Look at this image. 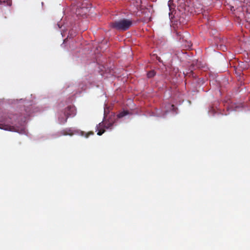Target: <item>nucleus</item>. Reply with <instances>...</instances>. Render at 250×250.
<instances>
[{
	"mask_svg": "<svg viewBox=\"0 0 250 250\" xmlns=\"http://www.w3.org/2000/svg\"><path fill=\"white\" fill-rule=\"evenodd\" d=\"M132 25V21L127 19H122L110 22V26L113 29L118 31H126Z\"/></svg>",
	"mask_w": 250,
	"mask_h": 250,
	"instance_id": "f257e3e1",
	"label": "nucleus"
},
{
	"mask_svg": "<svg viewBox=\"0 0 250 250\" xmlns=\"http://www.w3.org/2000/svg\"><path fill=\"white\" fill-rule=\"evenodd\" d=\"M0 128L5 130L17 132L20 134H25L26 133V130L24 127L12 126L4 123L0 124Z\"/></svg>",
	"mask_w": 250,
	"mask_h": 250,
	"instance_id": "f03ea898",
	"label": "nucleus"
},
{
	"mask_svg": "<svg viewBox=\"0 0 250 250\" xmlns=\"http://www.w3.org/2000/svg\"><path fill=\"white\" fill-rule=\"evenodd\" d=\"M76 114V109L73 106H68L64 111V115L65 116V118L64 119H62L60 118V123L61 124H63L67 122V120L69 117H73Z\"/></svg>",
	"mask_w": 250,
	"mask_h": 250,
	"instance_id": "7ed1b4c3",
	"label": "nucleus"
},
{
	"mask_svg": "<svg viewBox=\"0 0 250 250\" xmlns=\"http://www.w3.org/2000/svg\"><path fill=\"white\" fill-rule=\"evenodd\" d=\"M115 123L114 119H110V120H108L107 121H105L104 122V127L106 129H111L112 128V126Z\"/></svg>",
	"mask_w": 250,
	"mask_h": 250,
	"instance_id": "20e7f679",
	"label": "nucleus"
},
{
	"mask_svg": "<svg viewBox=\"0 0 250 250\" xmlns=\"http://www.w3.org/2000/svg\"><path fill=\"white\" fill-rule=\"evenodd\" d=\"M59 136L61 135H70L72 136L74 134L73 132L70 128H66L63 129L59 132Z\"/></svg>",
	"mask_w": 250,
	"mask_h": 250,
	"instance_id": "39448f33",
	"label": "nucleus"
},
{
	"mask_svg": "<svg viewBox=\"0 0 250 250\" xmlns=\"http://www.w3.org/2000/svg\"><path fill=\"white\" fill-rule=\"evenodd\" d=\"M88 11L87 8H85L84 7L77 8L76 13L77 15H80L81 16H83L84 15H85Z\"/></svg>",
	"mask_w": 250,
	"mask_h": 250,
	"instance_id": "423d86ee",
	"label": "nucleus"
},
{
	"mask_svg": "<svg viewBox=\"0 0 250 250\" xmlns=\"http://www.w3.org/2000/svg\"><path fill=\"white\" fill-rule=\"evenodd\" d=\"M94 133L92 131L88 132L87 133H86L84 131H80V134L81 136H84L85 138H88L89 135H93Z\"/></svg>",
	"mask_w": 250,
	"mask_h": 250,
	"instance_id": "0eeeda50",
	"label": "nucleus"
},
{
	"mask_svg": "<svg viewBox=\"0 0 250 250\" xmlns=\"http://www.w3.org/2000/svg\"><path fill=\"white\" fill-rule=\"evenodd\" d=\"M155 74L156 73L154 70H151L147 73V76L148 78H151L153 77L155 75Z\"/></svg>",
	"mask_w": 250,
	"mask_h": 250,
	"instance_id": "6e6552de",
	"label": "nucleus"
},
{
	"mask_svg": "<svg viewBox=\"0 0 250 250\" xmlns=\"http://www.w3.org/2000/svg\"><path fill=\"white\" fill-rule=\"evenodd\" d=\"M127 114H128V112L127 111H123L120 112L118 115V117L119 118H122V117L125 116V115H126Z\"/></svg>",
	"mask_w": 250,
	"mask_h": 250,
	"instance_id": "1a4fd4ad",
	"label": "nucleus"
},
{
	"mask_svg": "<svg viewBox=\"0 0 250 250\" xmlns=\"http://www.w3.org/2000/svg\"><path fill=\"white\" fill-rule=\"evenodd\" d=\"M177 36L179 37V40H180L181 39H184L183 36L182 35L181 32H177L176 33Z\"/></svg>",
	"mask_w": 250,
	"mask_h": 250,
	"instance_id": "9d476101",
	"label": "nucleus"
},
{
	"mask_svg": "<svg viewBox=\"0 0 250 250\" xmlns=\"http://www.w3.org/2000/svg\"><path fill=\"white\" fill-rule=\"evenodd\" d=\"M141 4V0H136L135 6L138 8Z\"/></svg>",
	"mask_w": 250,
	"mask_h": 250,
	"instance_id": "9b49d317",
	"label": "nucleus"
},
{
	"mask_svg": "<svg viewBox=\"0 0 250 250\" xmlns=\"http://www.w3.org/2000/svg\"><path fill=\"white\" fill-rule=\"evenodd\" d=\"M104 131L105 130L104 129L100 130L98 132L97 134L99 136H101L104 132Z\"/></svg>",
	"mask_w": 250,
	"mask_h": 250,
	"instance_id": "f8f14e48",
	"label": "nucleus"
},
{
	"mask_svg": "<svg viewBox=\"0 0 250 250\" xmlns=\"http://www.w3.org/2000/svg\"><path fill=\"white\" fill-rule=\"evenodd\" d=\"M247 12L250 14V3L247 5Z\"/></svg>",
	"mask_w": 250,
	"mask_h": 250,
	"instance_id": "ddd939ff",
	"label": "nucleus"
},
{
	"mask_svg": "<svg viewBox=\"0 0 250 250\" xmlns=\"http://www.w3.org/2000/svg\"><path fill=\"white\" fill-rule=\"evenodd\" d=\"M60 118H61L62 119H64L65 118V116L64 115V113H63L62 116L60 115L59 117V121H60Z\"/></svg>",
	"mask_w": 250,
	"mask_h": 250,
	"instance_id": "4468645a",
	"label": "nucleus"
},
{
	"mask_svg": "<svg viewBox=\"0 0 250 250\" xmlns=\"http://www.w3.org/2000/svg\"><path fill=\"white\" fill-rule=\"evenodd\" d=\"M170 106H171V108H172V109H174V108H175V106H174V104H171V105H170Z\"/></svg>",
	"mask_w": 250,
	"mask_h": 250,
	"instance_id": "2eb2a0df",
	"label": "nucleus"
},
{
	"mask_svg": "<svg viewBox=\"0 0 250 250\" xmlns=\"http://www.w3.org/2000/svg\"><path fill=\"white\" fill-rule=\"evenodd\" d=\"M190 72H191V73H193V71H192V70H191V71H190Z\"/></svg>",
	"mask_w": 250,
	"mask_h": 250,
	"instance_id": "dca6fc26",
	"label": "nucleus"
}]
</instances>
